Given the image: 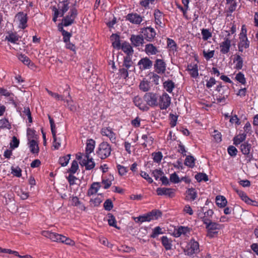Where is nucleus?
I'll use <instances>...</instances> for the list:
<instances>
[{"instance_id": "1", "label": "nucleus", "mask_w": 258, "mask_h": 258, "mask_svg": "<svg viewBox=\"0 0 258 258\" xmlns=\"http://www.w3.org/2000/svg\"><path fill=\"white\" fill-rule=\"evenodd\" d=\"M135 70L133 62L130 57H124L122 66H120L118 70V76L120 78L126 79L128 76V73Z\"/></svg>"}, {"instance_id": "2", "label": "nucleus", "mask_w": 258, "mask_h": 258, "mask_svg": "<svg viewBox=\"0 0 258 258\" xmlns=\"http://www.w3.org/2000/svg\"><path fill=\"white\" fill-rule=\"evenodd\" d=\"M208 221L207 219L204 220V224L207 230V236L213 238L218 234V231L221 229L222 225L212 221L207 223Z\"/></svg>"}, {"instance_id": "3", "label": "nucleus", "mask_w": 258, "mask_h": 258, "mask_svg": "<svg viewBox=\"0 0 258 258\" xmlns=\"http://www.w3.org/2000/svg\"><path fill=\"white\" fill-rule=\"evenodd\" d=\"M161 216V213L158 210H153L147 214L140 216L134 218L136 222L143 223L144 222H150L153 220L157 219Z\"/></svg>"}, {"instance_id": "4", "label": "nucleus", "mask_w": 258, "mask_h": 258, "mask_svg": "<svg viewBox=\"0 0 258 258\" xmlns=\"http://www.w3.org/2000/svg\"><path fill=\"white\" fill-rule=\"evenodd\" d=\"M111 151L110 144L107 142H103L99 145L96 154L100 158L104 159L110 155Z\"/></svg>"}, {"instance_id": "5", "label": "nucleus", "mask_w": 258, "mask_h": 258, "mask_svg": "<svg viewBox=\"0 0 258 258\" xmlns=\"http://www.w3.org/2000/svg\"><path fill=\"white\" fill-rule=\"evenodd\" d=\"M200 251L199 242L195 239L192 238L188 242L184 251L186 255L192 256L194 254L198 253Z\"/></svg>"}, {"instance_id": "6", "label": "nucleus", "mask_w": 258, "mask_h": 258, "mask_svg": "<svg viewBox=\"0 0 258 258\" xmlns=\"http://www.w3.org/2000/svg\"><path fill=\"white\" fill-rule=\"evenodd\" d=\"M78 15L77 10L75 8L70 9L68 14L63 17L61 24L64 27H67L74 23L75 19Z\"/></svg>"}, {"instance_id": "7", "label": "nucleus", "mask_w": 258, "mask_h": 258, "mask_svg": "<svg viewBox=\"0 0 258 258\" xmlns=\"http://www.w3.org/2000/svg\"><path fill=\"white\" fill-rule=\"evenodd\" d=\"M171 98L168 94L164 93L158 97V104L161 110H166L170 105Z\"/></svg>"}, {"instance_id": "8", "label": "nucleus", "mask_w": 258, "mask_h": 258, "mask_svg": "<svg viewBox=\"0 0 258 258\" xmlns=\"http://www.w3.org/2000/svg\"><path fill=\"white\" fill-rule=\"evenodd\" d=\"M101 134L103 136H106L109 139L112 143H115L116 141V135L109 127H104L101 130Z\"/></svg>"}, {"instance_id": "9", "label": "nucleus", "mask_w": 258, "mask_h": 258, "mask_svg": "<svg viewBox=\"0 0 258 258\" xmlns=\"http://www.w3.org/2000/svg\"><path fill=\"white\" fill-rule=\"evenodd\" d=\"M144 100L151 107L157 106L158 96L153 93H147L144 95Z\"/></svg>"}, {"instance_id": "10", "label": "nucleus", "mask_w": 258, "mask_h": 258, "mask_svg": "<svg viewBox=\"0 0 258 258\" xmlns=\"http://www.w3.org/2000/svg\"><path fill=\"white\" fill-rule=\"evenodd\" d=\"M144 17L136 13L127 14L125 17L126 20L135 25H140L143 21Z\"/></svg>"}, {"instance_id": "11", "label": "nucleus", "mask_w": 258, "mask_h": 258, "mask_svg": "<svg viewBox=\"0 0 258 258\" xmlns=\"http://www.w3.org/2000/svg\"><path fill=\"white\" fill-rule=\"evenodd\" d=\"M141 32L144 35L146 40L150 42L153 40L156 34L154 29L151 27L142 29Z\"/></svg>"}, {"instance_id": "12", "label": "nucleus", "mask_w": 258, "mask_h": 258, "mask_svg": "<svg viewBox=\"0 0 258 258\" xmlns=\"http://www.w3.org/2000/svg\"><path fill=\"white\" fill-rule=\"evenodd\" d=\"M16 19L19 22V28L24 29L27 27L28 18L23 12H19L16 16Z\"/></svg>"}, {"instance_id": "13", "label": "nucleus", "mask_w": 258, "mask_h": 258, "mask_svg": "<svg viewBox=\"0 0 258 258\" xmlns=\"http://www.w3.org/2000/svg\"><path fill=\"white\" fill-rule=\"evenodd\" d=\"M231 46V40L227 37L224 38V41L219 44L220 52L223 54L228 53L230 51Z\"/></svg>"}, {"instance_id": "14", "label": "nucleus", "mask_w": 258, "mask_h": 258, "mask_svg": "<svg viewBox=\"0 0 258 258\" xmlns=\"http://www.w3.org/2000/svg\"><path fill=\"white\" fill-rule=\"evenodd\" d=\"M41 234L44 237L50 239L52 241L60 242L62 235L52 232L50 231H42Z\"/></svg>"}, {"instance_id": "15", "label": "nucleus", "mask_w": 258, "mask_h": 258, "mask_svg": "<svg viewBox=\"0 0 258 258\" xmlns=\"http://www.w3.org/2000/svg\"><path fill=\"white\" fill-rule=\"evenodd\" d=\"M81 166H84L86 170H91L95 167V163L92 158L90 156L85 155L84 158L80 162Z\"/></svg>"}, {"instance_id": "16", "label": "nucleus", "mask_w": 258, "mask_h": 258, "mask_svg": "<svg viewBox=\"0 0 258 258\" xmlns=\"http://www.w3.org/2000/svg\"><path fill=\"white\" fill-rule=\"evenodd\" d=\"M138 65L141 70H145L150 69L152 65L153 62L147 57L141 59L138 62Z\"/></svg>"}, {"instance_id": "17", "label": "nucleus", "mask_w": 258, "mask_h": 258, "mask_svg": "<svg viewBox=\"0 0 258 258\" xmlns=\"http://www.w3.org/2000/svg\"><path fill=\"white\" fill-rule=\"evenodd\" d=\"M166 64L163 59H157L154 64V68L157 74H164L166 71Z\"/></svg>"}, {"instance_id": "18", "label": "nucleus", "mask_w": 258, "mask_h": 258, "mask_svg": "<svg viewBox=\"0 0 258 258\" xmlns=\"http://www.w3.org/2000/svg\"><path fill=\"white\" fill-rule=\"evenodd\" d=\"M175 189L167 187H158L156 189L157 194L158 196H167L172 198L174 196Z\"/></svg>"}, {"instance_id": "19", "label": "nucleus", "mask_w": 258, "mask_h": 258, "mask_svg": "<svg viewBox=\"0 0 258 258\" xmlns=\"http://www.w3.org/2000/svg\"><path fill=\"white\" fill-rule=\"evenodd\" d=\"M239 41L238 43V48L239 52H242L244 49L249 47V41L247 37H239Z\"/></svg>"}, {"instance_id": "20", "label": "nucleus", "mask_w": 258, "mask_h": 258, "mask_svg": "<svg viewBox=\"0 0 258 258\" xmlns=\"http://www.w3.org/2000/svg\"><path fill=\"white\" fill-rule=\"evenodd\" d=\"M130 41L135 47L141 46L144 42L143 36L140 35H132L130 38Z\"/></svg>"}, {"instance_id": "21", "label": "nucleus", "mask_w": 258, "mask_h": 258, "mask_svg": "<svg viewBox=\"0 0 258 258\" xmlns=\"http://www.w3.org/2000/svg\"><path fill=\"white\" fill-rule=\"evenodd\" d=\"M186 70L192 78L196 79L198 77L199 72L197 64L190 63L188 64Z\"/></svg>"}, {"instance_id": "22", "label": "nucleus", "mask_w": 258, "mask_h": 258, "mask_svg": "<svg viewBox=\"0 0 258 258\" xmlns=\"http://www.w3.org/2000/svg\"><path fill=\"white\" fill-rule=\"evenodd\" d=\"M20 38V36L16 33L9 32L6 36L5 39L12 43L19 44L18 41Z\"/></svg>"}, {"instance_id": "23", "label": "nucleus", "mask_w": 258, "mask_h": 258, "mask_svg": "<svg viewBox=\"0 0 258 258\" xmlns=\"http://www.w3.org/2000/svg\"><path fill=\"white\" fill-rule=\"evenodd\" d=\"M145 52L148 55H156L159 51L153 44L149 43L145 45Z\"/></svg>"}, {"instance_id": "24", "label": "nucleus", "mask_w": 258, "mask_h": 258, "mask_svg": "<svg viewBox=\"0 0 258 258\" xmlns=\"http://www.w3.org/2000/svg\"><path fill=\"white\" fill-rule=\"evenodd\" d=\"M161 241L162 245L166 250L172 249L173 240L171 238H168L167 236H163L161 238Z\"/></svg>"}, {"instance_id": "25", "label": "nucleus", "mask_w": 258, "mask_h": 258, "mask_svg": "<svg viewBox=\"0 0 258 258\" xmlns=\"http://www.w3.org/2000/svg\"><path fill=\"white\" fill-rule=\"evenodd\" d=\"M155 22L156 25L161 27L164 20L163 14L159 10L156 9L154 11Z\"/></svg>"}, {"instance_id": "26", "label": "nucleus", "mask_w": 258, "mask_h": 258, "mask_svg": "<svg viewBox=\"0 0 258 258\" xmlns=\"http://www.w3.org/2000/svg\"><path fill=\"white\" fill-rule=\"evenodd\" d=\"M101 187V185L100 182H93L90 186V188L88 189L87 191V195L88 196H91L95 194H96L98 190Z\"/></svg>"}, {"instance_id": "27", "label": "nucleus", "mask_w": 258, "mask_h": 258, "mask_svg": "<svg viewBox=\"0 0 258 258\" xmlns=\"http://www.w3.org/2000/svg\"><path fill=\"white\" fill-rule=\"evenodd\" d=\"M189 232V228L187 227L180 226L178 228L174 229L173 235L176 237L180 236L182 234L186 235Z\"/></svg>"}, {"instance_id": "28", "label": "nucleus", "mask_w": 258, "mask_h": 258, "mask_svg": "<svg viewBox=\"0 0 258 258\" xmlns=\"http://www.w3.org/2000/svg\"><path fill=\"white\" fill-rule=\"evenodd\" d=\"M186 200L192 202L196 199L198 196V194L196 190L194 188H188L186 191Z\"/></svg>"}, {"instance_id": "29", "label": "nucleus", "mask_w": 258, "mask_h": 258, "mask_svg": "<svg viewBox=\"0 0 258 258\" xmlns=\"http://www.w3.org/2000/svg\"><path fill=\"white\" fill-rule=\"evenodd\" d=\"M120 49L127 55V56L130 57V56L132 55L133 53V49L128 42H123L121 45Z\"/></svg>"}, {"instance_id": "30", "label": "nucleus", "mask_w": 258, "mask_h": 258, "mask_svg": "<svg viewBox=\"0 0 258 258\" xmlns=\"http://www.w3.org/2000/svg\"><path fill=\"white\" fill-rule=\"evenodd\" d=\"M110 39L112 41V45L113 47L117 49H120L121 45L120 44L119 36L115 34H113L111 36Z\"/></svg>"}, {"instance_id": "31", "label": "nucleus", "mask_w": 258, "mask_h": 258, "mask_svg": "<svg viewBox=\"0 0 258 258\" xmlns=\"http://www.w3.org/2000/svg\"><path fill=\"white\" fill-rule=\"evenodd\" d=\"M141 139L144 141V142L141 144L144 148L147 147L148 145H152L154 141V138L147 134L143 135L141 137Z\"/></svg>"}, {"instance_id": "32", "label": "nucleus", "mask_w": 258, "mask_h": 258, "mask_svg": "<svg viewBox=\"0 0 258 258\" xmlns=\"http://www.w3.org/2000/svg\"><path fill=\"white\" fill-rule=\"evenodd\" d=\"M234 63H235L234 68L236 70L242 69L243 66V58L239 54H236L235 58L233 60Z\"/></svg>"}, {"instance_id": "33", "label": "nucleus", "mask_w": 258, "mask_h": 258, "mask_svg": "<svg viewBox=\"0 0 258 258\" xmlns=\"http://www.w3.org/2000/svg\"><path fill=\"white\" fill-rule=\"evenodd\" d=\"M29 147L31 152L33 154H38L39 151V148L37 142L32 139L29 141Z\"/></svg>"}, {"instance_id": "34", "label": "nucleus", "mask_w": 258, "mask_h": 258, "mask_svg": "<svg viewBox=\"0 0 258 258\" xmlns=\"http://www.w3.org/2000/svg\"><path fill=\"white\" fill-rule=\"evenodd\" d=\"M69 2L68 1H63L59 5V9L60 11V17H62L69 9Z\"/></svg>"}, {"instance_id": "35", "label": "nucleus", "mask_w": 258, "mask_h": 258, "mask_svg": "<svg viewBox=\"0 0 258 258\" xmlns=\"http://www.w3.org/2000/svg\"><path fill=\"white\" fill-rule=\"evenodd\" d=\"M163 87L167 92L171 93L175 88V84L172 80H168L163 83Z\"/></svg>"}, {"instance_id": "36", "label": "nucleus", "mask_w": 258, "mask_h": 258, "mask_svg": "<svg viewBox=\"0 0 258 258\" xmlns=\"http://www.w3.org/2000/svg\"><path fill=\"white\" fill-rule=\"evenodd\" d=\"M216 203L219 207L224 208L226 205L227 201L224 196H217L216 197Z\"/></svg>"}, {"instance_id": "37", "label": "nucleus", "mask_w": 258, "mask_h": 258, "mask_svg": "<svg viewBox=\"0 0 258 258\" xmlns=\"http://www.w3.org/2000/svg\"><path fill=\"white\" fill-rule=\"evenodd\" d=\"M94 148L95 142L92 140L89 141L86 145L85 155L90 156V154L93 152Z\"/></svg>"}, {"instance_id": "38", "label": "nucleus", "mask_w": 258, "mask_h": 258, "mask_svg": "<svg viewBox=\"0 0 258 258\" xmlns=\"http://www.w3.org/2000/svg\"><path fill=\"white\" fill-rule=\"evenodd\" d=\"M246 137V133L239 134L235 136L233 139V143L236 146L240 144L241 142L244 141Z\"/></svg>"}, {"instance_id": "39", "label": "nucleus", "mask_w": 258, "mask_h": 258, "mask_svg": "<svg viewBox=\"0 0 258 258\" xmlns=\"http://www.w3.org/2000/svg\"><path fill=\"white\" fill-rule=\"evenodd\" d=\"M68 97L70 98V99H64V101L67 102V106L70 110L72 111H76L77 110V106L74 103L69 93H68Z\"/></svg>"}, {"instance_id": "40", "label": "nucleus", "mask_w": 258, "mask_h": 258, "mask_svg": "<svg viewBox=\"0 0 258 258\" xmlns=\"http://www.w3.org/2000/svg\"><path fill=\"white\" fill-rule=\"evenodd\" d=\"M251 145L247 142H244L240 146V150L244 155H248L250 153Z\"/></svg>"}, {"instance_id": "41", "label": "nucleus", "mask_w": 258, "mask_h": 258, "mask_svg": "<svg viewBox=\"0 0 258 258\" xmlns=\"http://www.w3.org/2000/svg\"><path fill=\"white\" fill-rule=\"evenodd\" d=\"M18 59L25 65L30 66L31 64V65L32 66L33 64V63L31 62V60L29 59V58L25 54H19L18 55Z\"/></svg>"}, {"instance_id": "42", "label": "nucleus", "mask_w": 258, "mask_h": 258, "mask_svg": "<svg viewBox=\"0 0 258 258\" xmlns=\"http://www.w3.org/2000/svg\"><path fill=\"white\" fill-rule=\"evenodd\" d=\"M139 87L142 91L147 92L150 89V82L148 81L143 80L141 82Z\"/></svg>"}, {"instance_id": "43", "label": "nucleus", "mask_w": 258, "mask_h": 258, "mask_svg": "<svg viewBox=\"0 0 258 258\" xmlns=\"http://www.w3.org/2000/svg\"><path fill=\"white\" fill-rule=\"evenodd\" d=\"M12 128L11 123L6 118L0 120V128L10 130Z\"/></svg>"}, {"instance_id": "44", "label": "nucleus", "mask_w": 258, "mask_h": 258, "mask_svg": "<svg viewBox=\"0 0 258 258\" xmlns=\"http://www.w3.org/2000/svg\"><path fill=\"white\" fill-rule=\"evenodd\" d=\"M195 164V159L192 156H186L185 161L184 164L192 168L194 167Z\"/></svg>"}, {"instance_id": "45", "label": "nucleus", "mask_w": 258, "mask_h": 258, "mask_svg": "<svg viewBox=\"0 0 258 258\" xmlns=\"http://www.w3.org/2000/svg\"><path fill=\"white\" fill-rule=\"evenodd\" d=\"M213 214H214V212L212 210H211V209H209L207 211L205 212L203 214L204 216L201 217V218L202 219L203 223L204 224V220L206 219V220L207 219L208 220L207 223L208 222L211 221V218H212Z\"/></svg>"}, {"instance_id": "46", "label": "nucleus", "mask_w": 258, "mask_h": 258, "mask_svg": "<svg viewBox=\"0 0 258 258\" xmlns=\"http://www.w3.org/2000/svg\"><path fill=\"white\" fill-rule=\"evenodd\" d=\"M134 103L135 105L139 107L141 110H144L145 105L143 103L142 99L139 96H136L134 98Z\"/></svg>"}, {"instance_id": "47", "label": "nucleus", "mask_w": 258, "mask_h": 258, "mask_svg": "<svg viewBox=\"0 0 258 258\" xmlns=\"http://www.w3.org/2000/svg\"><path fill=\"white\" fill-rule=\"evenodd\" d=\"M155 0H141L140 2V5L145 9H149L150 5H155Z\"/></svg>"}, {"instance_id": "48", "label": "nucleus", "mask_w": 258, "mask_h": 258, "mask_svg": "<svg viewBox=\"0 0 258 258\" xmlns=\"http://www.w3.org/2000/svg\"><path fill=\"white\" fill-rule=\"evenodd\" d=\"M201 34L202 35V38L204 41L208 40L212 37V33L207 29H203L201 30Z\"/></svg>"}, {"instance_id": "49", "label": "nucleus", "mask_w": 258, "mask_h": 258, "mask_svg": "<svg viewBox=\"0 0 258 258\" xmlns=\"http://www.w3.org/2000/svg\"><path fill=\"white\" fill-rule=\"evenodd\" d=\"M167 46L170 50L176 51L177 50V46L175 42L172 39H167Z\"/></svg>"}, {"instance_id": "50", "label": "nucleus", "mask_w": 258, "mask_h": 258, "mask_svg": "<svg viewBox=\"0 0 258 258\" xmlns=\"http://www.w3.org/2000/svg\"><path fill=\"white\" fill-rule=\"evenodd\" d=\"M70 154H68L66 156L61 157L59 159V163L62 166H66L68 165L70 159Z\"/></svg>"}, {"instance_id": "51", "label": "nucleus", "mask_w": 258, "mask_h": 258, "mask_svg": "<svg viewBox=\"0 0 258 258\" xmlns=\"http://www.w3.org/2000/svg\"><path fill=\"white\" fill-rule=\"evenodd\" d=\"M60 242L64 243L67 245L73 246L75 245V243L74 240H72L69 237H67L62 235L61 237V240H60Z\"/></svg>"}, {"instance_id": "52", "label": "nucleus", "mask_w": 258, "mask_h": 258, "mask_svg": "<svg viewBox=\"0 0 258 258\" xmlns=\"http://www.w3.org/2000/svg\"><path fill=\"white\" fill-rule=\"evenodd\" d=\"M195 178L198 182L202 181H207L208 180V177L206 173H199L195 175Z\"/></svg>"}, {"instance_id": "53", "label": "nucleus", "mask_w": 258, "mask_h": 258, "mask_svg": "<svg viewBox=\"0 0 258 258\" xmlns=\"http://www.w3.org/2000/svg\"><path fill=\"white\" fill-rule=\"evenodd\" d=\"M235 79L237 81L242 85L246 84V79L245 78L244 75L241 72H239L236 75Z\"/></svg>"}, {"instance_id": "54", "label": "nucleus", "mask_w": 258, "mask_h": 258, "mask_svg": "<svg viewBox=\"0 0 258 258\" xmlns=\"http://www.w3.org/2000/svg\"><path fill=\"white\" fill-rule=\"evenodd\" d=\"M229 6L227 10V16H230L231 14L235 11L237 7L236 2H233L232 4H229Z\"/></svg>"}, {"instance_id": "55", "label": "nucleus", "mask_w": 258, "mask_h": 258, "mask_svg": "<svg viewBox=\"0 0 258 258\" xmlns=\"http://www.w3.org/2000/svg\"><path fill=\"white\" fill-rule=\"evenodd\" d=\"M203 56L207 60H210L211 58L214 57L215 54L214 50H203Z\"/></svg>"}, {"instance_id": "56", "label": "nucleus", "mask_w": 258, "mask_h": 258, "mask_svg": "<svg viewBox=\"0 0 258 258\" xmlns=\"http://www.w3.org/2000/svg\"><path fill=\"white\" fill-rule=\"evenodd\" d=\"M23 116L25 118V116L28 117V119L30 123L32 122V117L31 116V112L29 107H24V110L23 111Z\"/></svg>"}, {"instance_id": "57", "label": "nucleus", "mask_w": 258, "mask_h": 258, "mask_svg": "<svg viewBox=\"0 0 258 258\" xmlns=\"http://www.w3.org/2000/svg\"><path fill=\"white\" fill-rule=\"evenodd\" d=\"M46 90L49 95L51 96L52 97H53L56 100H63V101L64 100V99L63 96L59 95L58 94H57L56 93L52 92V91L49 90L47 89H46Z\"/></svg>"}, {"instance_id": "58", "label": "nucleus", "mask_w": 258, "mask_h": 258, "mask_svg": "<svg viewBox=\"0 0 258 258\" xmlns=\"http://www.w3.org/2000/svg\"><path fill=\"white\" fill-rule=\"evenodd\" d=\"M163 233L162 231V229L158 226L156 227L153 229L152 233L151 235V237L155 238L157 237L159 234H161Z\"/></svg>"}, {"instance_id": "59", "label": "nucleus", "mask_w": 258, "mask_h": 258, "mask_svg": "<svg viewBox=\"0 0 258 258\" xmlns=\"http://www.w3.org/2000/svg\"><path fill=\"white\" fill-rule=\"evenodd\" d=\"M78 162L76 160H74L71 164V167L69 170V172L70 174H74L75 173L77 170L78 169Z\"/></svg>"}, {"instance_id": "60", "label": "nucleus", "mask_w": 258, "mask_h": 258, "mask_svg": "<svg viewBox=\"0 0 258 258\" xmlns=\"http://www.w3.org/2000/svg\"><path fill=\"white\" fill-rule=\"evenodd\" d=\"M53 139V147L56 150H57L59 149V148L60 147L61 145V140L60 138H57L56 136V134H55V136L52 135Z\"/></svg>"}, {"instance_id": "61", "label": "nucleus", "mask_w": 258, "mask_h": 258, "mask_svg": "<svg viewBox=\"0 0 258 258\" xmlns=\"http://www.w3.org/2000/svg\"><path fill=\"white\" fill-rule=\"evenodd\" d=\"M163 174V171L161 169H155L153 170L152 175L154 177L156 180H158L159 178L162 176Z\"/></svg>"}, {"instance_id": "62", "label": "nucleus", "mask_w": 258, "mask_h": 258, "mask_svg": "<svg viewBox=\"0 0 258 258\" xmlns=\"http://www.w3.org/2000/svg\"><path fill=\"white\" fill-rule=\"evenodd\" d=\"M152 156H153L154 162L156 163L160 162L163 157L162 154L160 152L154 153L152 154Z\"/></svg>"}, {"instance_id": "63", "label": "nucleus", "mask_w": 258, "mask_h": 258, "mask_svg": "<svg viewBox=\"0 0 258 258\" xmlns=\"http://www.w3.org/2000/svg\"><path fill=\"white\" fill-rule=\"evenodd\" d=\"M178 151L183 156L186 155L187 150H186L185 146L181 142H180L178 144Z\"/></svg>"}, {"instance_id": "64", "label": "nucleus", "mask_w": 258, "mask_h": 258, "mask_svg": "<svg viewBox=\"0 0 258 258\" xmlns=\"http://www.w3.org/2000/svg\"><path fill=\"white\" fill-rule=\"evenodd\" d=\"M227 151L228 154L232 157H235L237 153V149L233 146H230L227 149Z\"/></svg>"}]
</instances>
